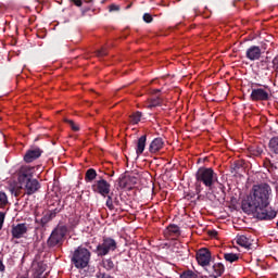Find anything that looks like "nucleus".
<instances>
[{"label": "nucleus", "instance_id": "f3484780", "mask_svg": "<svg viewBox=\"0 0 278 278\" xmlns=\"http://www.w3.org/2000/svg\"><path fill=\"white\" fill-rule=\"evenodd\" d=\"M248 157H262L264 154V148L261 146H251L248 148Z\"/></svg>", "mask_w": 278, "mask_h": 278}, {"label": "nucleus", "instance_id": "b1692460", "mask_svg": "<svg viewBox=\"0 0 278 278\" xmlns=\"http://www.w3.org/2000/svg\"><path fill=\"white\" fill-rule=\"evenodd\" d=\"M224 260H226V262H229L230 264H233V262H238V260H240V256L236 253H225Z\"/></svg>", "mask_w": 278, "mask_h": 278}, {"label": "nucleus", "instance_id": "6e6552de", "mask_svg": "<svg viewBox=\"0 0 278 278\" xmlns=\"http://www.w3.org/2000/svg\"><path fill=\"white\" fill-rule=\"evenodd\" d=\"M197 182L195 188L199 190L201 188V184H204L206 188H212L216 181H218V178L214 175H197Z\"/></svg>", "mask_w": 278, "mask_h": 278}, {"label": "nucleus", "instance_id": "4468645a", "mask_svg": "<svg viewBox=\"0 0 278 278\" xmlns=\"http://www.w3.org/2000/svg\"><path fill=\"white\" fill-rule=\"evenodd\" d=\"M245 58L250 60V62H257L262 58V48L258 46H251L245 51Z\"/></svg>", "mask_w": 278, "mask_h": 278}, {"label": "nucleus", "instance_id": "72a5a7b5", "mask_svg": "<svg viewBox=\"0 0 278 278\" xmlns=\"http://www.w3.org/2000/svg\"><path fill=\"white\" fill-rule=\"evenodd\" d=\"M4 223H5V213L0 212V231L3 229Z\"/></svg>", "mask_w": 278, "mask_h": 278}, {"label": "nucleus", "instance_id": "aec40b11", "mask_svg": "<svg viewBox=\"0 0 278 278\" xmlns=\"http://www.w3.org/2000/svg\"><path fill=\"white\" fill-rule=\"evenodd\" d=\"M146 147H147V135H143L137 140V149H136L137 155H142V153H144Z\"/></svg>", "mask_w": 278, "mask_h": 278}, {"label": "nucleus", "instance_id": "473e14b6", "mask_svg": "<svg viewBox=\"0 0 278 278\" xmlns=\"http://www.w3.org/2000/svg\"><path fill=\"white\" fill-rule=\"evenodd\" d=\"M143 21L144 23H153V15H151L150 13H144Z\"/></svg>", "mask_w": 278, "mask_h": 278}, {"label": "nucleus", "instance_id": "39448f33", "mask_svg": "<svg viewBox=\"0 0 278 278\" xmlns=\"http://www.w3.org/2000/svg\"><path fill=\"white\" fill-rule=\"evenodd\" d=\"M118 249V243L111 237H103L102 241L96 247L94 253L98 257H105Z\"/></svg>", "mask_w": 278, "mask_h": 278}, {"label": "nucleus", "instance_id": "c756f323", "mask_svg": "<svg viewBox=\"0 0 278 278\" xmlns=\"http://www.w3.org/2000/svg\"><path fill=\"white\" fill-rule=\"evenodd\" d=\"M4 205H8V195L5 192L0 191V207H4Z\"/></svg>", "mask_w": 278, "mask_h": 278}, {"label": "nucleus", "instance_id": "7c9ffc66", "mask_svg": "<svg viewBox=\"0 0 278 278\" xmlns=\"http://www.w3.org/2000/svg\"><path fill=\"white\" fill-rule=\"evenodd\" d=\"M67 125H70L72 131H79V126L73 122V119H64Z\"/></svg>", "mask_w": 278, "mask_h": 278}, {"label": "nucleus", "instance_id": "412c9836", "mask_svg": "<svg viewBox=\"0 0 278 278\" xmlns=\"http://www.w3.org/2000/svg\"><path fill=\"white\" fill-rule=\"evenodd\" d=\"M142 116L143 114L140 111L134 112L132 114L128 115L129 125H138V123L142 121Z\"/></svg>", "mask_w": 278, "mask_h": 278}, {"label": "nucleus", "instance_id": "393cba45", "mask_svg": "<svg viewBox=\"0 0 278 278\" xmlns=\"http://www.w3.org/2000/svg\"><path fill=\"white\" fill-rule=\"evenodd\" d=\"M160 105H162V98L156 97V98H152L150 99V102L148 104V108H159Z\"/></svg>", "mask_w": 278, "mask_h": 278}, {"label": "nucleus", "instance_id": "c85d7f7f", "mask_svg": "<svg viewBox=\"0 0 278 278\" xmlns=\"http://www.w3.org/2000/svg\"><path fill=\"white\" fill-rule=\"evenodd\" d=\"M167 229L169 233H173L174 236H181V230H179V226L177 225H169Z\"/></svg>", "mask_w": 278, "mask_h": 278}, {"label": "nucleus", "instance_id": "f03ea898", "mask_svg": "<svg viewBox=\"0 0 278 278\" xmlns=\"http://www.w3.org/2000/svg\"><path fill=\"white\" fill-rule=\"evenodd\" d=\"M9 190L14 197H21V191L25 190V194L31 197L40 190V182L35 179L31 175H20L16 181H11L9 185Z\"/></svg>", "mask_w": 278, "mask_h": 278}, {"label": "nucleus", "instance_id": "ddd939ff", "mask_svg": "<svg viewBox=\"0 0 278 278\" xmlns=\"http://www.w3.org/2000/svg\"><path fill=\"white\" fill-rule=\"evenodd\" d=\"M11 233L13 240H21V238H25V235L27 233V224L12 225Z\"/></svg>", "mask_w": 278, "mask_h": 278}, {"label": "nucleus", "instance_id": "58836bf2", "mask_svg": "<svg viewBox=\"0 0 278 278\" xmlns=\"http://www.w3.org/2000/svg\"><path fill=\"white\" fill-rule=\"evenodd\" d=\"M85 175H97V169H94V168H89V169L85 173Z\"/></svg>", "mask_w": 278, "mask_h": 278}, {"label": "nucleus", "instance_id": "79ce46f5", "mask_svg": "<svg viewBox=\"0 0 278 278\" xmlns=\"http://www.w3.org/2000/svg\"><path fill=\"white\" fill-rule=\"evenodd\" d=\"M157 92H162V90H160V89L152 90V94H157Z\"/></svg>", "mask_w": 278, "mask_h": 278}, {"label": "nucleus", "instance_id": "20e7f679", "mask_svg": "<svg viewBox=\"0 0 278 278\" xmlns=\"http://www.w3.org/2000/svg\"><path fill=\"white\" fill-rule=\"evenodd\" d=\"M91 253L88 249L84 247H78L71 258L72 264L75 268L84 269L87 268L88 264H90Z\"/></svg>", "mask_w": 278, "mask_h": 278}, {"label": "nucleus", "instance_id": "c9c22d12", "mask_svg": "<svg viewBox=\"0 0 278 278\" xmlns=\"http://www.w3.org/2000/svg\"><path fill=\"white\" fill-rule=\"evenodd\" d=\"M118 10H121V7L116 5V4H111L109 7V11L110 12H118Z\"/></svg>", "mask_w": 278, "mask_h": 278}, {"label": "nucleus", "instance_id": "37998d69", "mask_svg": "<svg viewBox=\"0 0 278 278\" xmlns=\"http://www.w3.org/2000/svg\"><path fill=\"white\" fill-rule=\"evenodd\" d=\"M276 62H277V58H275V59L273 60V64H276Z\"/></svg>", "mask_w": 278, "mask_h": 278}, {"label": "nucleus", "instance_id": "1a4fd4ad", "mask_svg": "<svg viewBox=\"0 0 278 278\" xmlns=\"http://www.w3.org/2000/svg\"><path fill=\"white\" fill-rule=\"evenodd\" d=\"M137 184L138 177L131 175H124L118 180V186L122 190H131Z\"/></svg>", "mask_w": 278, "mask_h": 278}, {"label": "nucleus", "instance_id": "423d86ee", "mask_svg": "<svg viewBox=\"0 0 278 278\" xmlns=\"http://www.w3.org/2000/svg\"><path fill=\"white\" fill-rule=\"evenodd\" d=\"M195 260L199 266L205 268V266H210V262H212V252L207 248H202L197 252Z\"/></svg>", "mask_w": 278, "mask_h": 278}, {"label": "nucleus", "instance_id": "9d476101", "mask_svg": "<svg viewBox=\"0 0 278 278\" xmlns=\"http://www.w3.org/2000/svg\"><path fill=\"white\" fill-rule=\"evenodd\" d=\"M43 170L45 167L42 165H22L17 172V175H42Z\"/></svg>", "mask_w": 278, "mask_h": 278}, {"label": "nucleus", "instance_id": "a878e982", "mask_svg": "<svg viewBox=\"0 0 278 278\" xmlns=\"http://www.w3.org/2000/svg\"><path fill=\"white\" fill-rule=\"evenodd\" d=\"M197 175H214V169L212 167H200Z\"/></svg>", "mask_w": 278, "mask_h": 278}, {"label": "nucleus", "instance_id": "7ed1b4c3", "mask_svg": "<svg viewBox=\"0 0 278 278\" xmlns=\"http://www.w3.org/2000/svg\"><path fill=\"white\" fill-rule=\"evenodd\" d=\"M66 233H68V227L66 225H58L47 240L48 249H62Z\"/></svg>", "mask_w": 278, "mask_h": 278}, {"label": "nucleus", "instance_id": "cd10ccee", "mask_svg": "<svg viewBox=\"0 0 278 278\" xmlns=\"http://www.w3.org/2000/svg\"><path fill=\"white\" fill-rule=\"evenodd\" d=\"M243 170H244V167L242 166V164L235 162L231 173H235L236 175H240L242 174Z\"/></svg>", "mask_w": 278, "mask_h": 278}, {"label": "nucleus", "instance_id": "dca6fc26", "mask_svg": "<svg viewBox=\"0 0 278 278\" xmlns=\"http://www.w3.org/2000/svg\"><path fill=\"white\" fill-rule=\"evenodd\" d=\"M164 149V139L162 137L154 138L149 144V151L152 154L160 153Z\"/></svg>", "mask_w": 278, "mask_h": 278}, {"label": "nucleus", "instance_id": "e433bc0d", "mask_svg": "<svg viewBox=\"0 0 278 278\" xmlns=\"http://www.w3.org/2000/svg\"><path fill=\"white\" fill-rule=\"evenodd\" d=\"M85 179L86 181H94V179H97V175H86Z\"/></svg>", "mask_w": 278, "mask_h": 278}, {"label": "nucleus", "instance_id": "2eb2a0df", "mask_svg": "<svg viewBox=\"0 0 278 278\" xmlns=\"http://www.w3.org/2000/svg\"><path fill=\"white\" fill-rule=\"evenodd\" d=\"M250 98L252 101H268L270 99V94H268L266 90L257 88L252 89Z\"/></svg>", "mask_w": 278, "mask_h": 278}, {"label": "nucleus", "instance_id": "4c0bfd02", "mask_svg": "<svg viewBox=\"0 0 278 278\" xmlns=\"http://www.w3.org/2000/svg\"><path fill=\"white\" fill-rule=\"evenodd\" d=\"M70 1H72V3H74V5H76L77 8H81L84 3L81 0H70Z\"/></svg>", "mask_w": 278, "mask_h": 278}, {"label": "nucleus", "instance_id": "5701e85b", "mask_svg": "<svg viewBox=\"0 0 278 278\" xmlns=\"http://www.w3.org/2000/svg\"><path fill=\"white\" fill-rule=\"evenodd\" d=\"M269 152L278 155V137H273L268 142Z\"/></svg>", "mask_w": 278, "mask_h": 278}, {"label": "nucleus", "instance_id": "4be33fe9", "mask_svg": "<svg viewBox=\"0 0 278 278\" xmlns=\"http://www.w3.org/2000/svg\"><path fill=\"white\" fill-rule=\"evenodd\" d=\"M101 266L106 269L108 273H112L116 268L114 261L112 258H103L101 262Z\"/></svg>", "mask_w": 278, "mask_h": 278}, {"label": "nucleus", "instance_id": "c03bdc74", "mask_svg": "<svg viewBox=\"0 0 278 278\" xmlns=\"http://www.w3.org/2000/svg\"><path fill=\"white\" fill-rule=\"evenodd\" d=\"M103 175H109V174L104 172Z\"/></svg>", "mask_w": 278, "mask_h": 278}, {"label": "nucleus", "instance_id": "f704fd0d", "mask_svg": "<svg viewBox=\"0 0 278 278\" xmlns=\"http://www.w3.org/2000/svg\"><path fill=\"white\" fill-rule=\"evenodd\" d=\"M106 207H109V210H114V203L112 202V197H108L106 199Z\"/></svg>", "mask_w": 278, "mask_h": 278}, {"label": "nucleus", "instance_id": "0eeeda50", "mask_svg": "<svg viewBox=\"0 0 278 278\" xmlns=\"http://www.w3.org/2000/svg\"><path fill=\"white\" fill-rule=\"evenodd\" d=\"M42 153H45V151L40 147L30 146L24 154V162H26V164H31V162H36V160H38Z\"/></svg>", "mask_w": 278, "mask_h": 278}, {"label": "nucleus", "instance_id": "f8f14e48", "mask_svg": "<svg viewBox=\"0 0 278 278\" xmlns=\"http://www.w3.org/2000/svg\"><path fill=\"white\" fill-rule=\"evenodd\" d=\"M208 277L218 278L225 275V265L223 263H214L213 266L205 268Z\"/></svg>", "mask_w": 278, "mask_h": 278}, {"label": "nucleus", "instance_id": "bb28decb", "mask_svg": "<svg viewBox=\"0 0 278 278\" xmlns=\"http://www.w3.org/2000/svg\"><path fill=\"white\" fill-rule=\"evenodd\" d=\"M180 278H199V275L193 270L188 269L180 274Z\"/></svg>", "mask_w": 278, "mask_h": 278}, {"label": "nucleus", "instance_id": "a19ab883", "mask_svg": "<svg viewBox=\"0 0 278 278\" xmlns=\"http://www.w3.org/2000/svg\"><path fill=\"white\" fill-rule=\"evenodd\" d=\"M0 273H5V265L3 264V261L0 258Z\"/></svg>", "mask_w": 278, "mask_h": 278}, {"label": "nucleus", "instance_id": "9b49d317", "mask_svg": "<svg viewBox=\"0 0 278 278\" xmlns=\"http://www.w3.org/2000/svg\"><path fill=\"white\" fill-rule=\"evenodd\" d=\"M92 190L93 192L101 194V197H105L106 194H110V185L108 184V180L100 178V180H97L96 184L92 185Z\"/></svg>", "mask_w": 278, "mask_h": 278}, {"label": "nucleus", "instance_id": "2f4dec72", "mask_svg": "<svg viewBox=\"0 0 278 278\" xmlns=\"http://www.w3.org/2000/svg\"><path fill=\"white\" fill-rule=\"evenodd\" d=\"M97 58H105L108 55V49L105 47H102L100 50L96 51Z\"/></svg>", "mask_w": 278, "mask_h": 278}, {"label": "nucleus", "instance_id": "6ab92c4d", "mask_svg": "<svg viewBox=\"0 0 278 278\" xmlns=\"http://www.w3.org/2000/svg\"><path fill=\"white\" fill-rule=\"evenodd\" d=\"M60 210L55 208L52 211H48L42 217H41V225L45 227L48 223H51L52 218H55L58 216Z\"/></svg>", "mask_w": 278, "mask_h": 278}, {"label": "nucleus", "instance_id": "ea45409f", "mask_svg": "<svg viewBox=\"0 0 278 278\" xmlns=\"http://www.w3.org/2000/svg\"><path fill=\"white\" fill-rule=\"evenodd\" d=\"M208 236L211 238H216V236H218V231H216V230H208Z\"/></svg>", "mask_w": 278, "mask_h": 278}, {"label": "nucleus", "instance_id": "a211bd4d", "mask_svg": "<svg viewBox=\"0 0 278 278\" xmlns=\"http://www.w3.org/2000/svg\"><path fill=\"white\" fill-rule=\"evenodd\" d=\"M237 244H239V247H243V249H253V240L244 235L237 237Z\"/></svg>", "mask_w": 278, "mask_h": 278}, {"label": "nucleus", "instance_id": "f257e3e1", "mask_svg": "<svg viewBox=\"0 0 278 278\" xmlns=\"http://www.w3.org/2000/svg\"><path fill=\"white\" fill-rule=\"evenodd\" d=\"M271 197L273 188H270V185L266 182L254 185L249 197L241 202L242 212L249 215L252 214L258 220H273V218H276L277 212L268 211Z\"/></svg>", "mask_w": 278, "mask_h": 278}]
</instances>
